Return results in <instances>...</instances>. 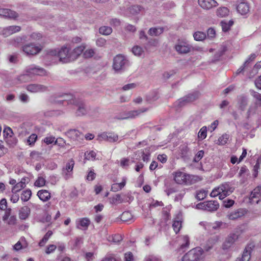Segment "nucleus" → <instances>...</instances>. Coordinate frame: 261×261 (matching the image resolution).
Returning <instances> with one entry per match:
<instances>
[{
  "mask_svg": "<svg viewBox=\"0 0 261 261\" xmlns=\"http://www.w3.org/2000/svg\"><path fill=\"white\" fill-rule=\"evenodd\" d=\"M134 162V161H130L129 159L127 158H122L120 160V165L124 169H127L130 164Z\"/></svg>",
  "mask_w": 261,
  "mask_h": 261,
  "instance_id": "nucleus-39",
  "label": "nucleus"
},
{
  "mask_svg": "<svg viewBox=\"0 0 261 261\" xmlns=\"http://www.w3.org/2000/svg\"><path fill=\"white\" fill-rule=\"evenodd\" d=\"M233 191V188L228 183L225 182L213 189L210 196L212 197L219 196V199H223L230 195Z\"/></svg>",
  "mask_w": 261,
  "mask_h": 261,
  "instance_id": "nucleus-1",
  "label": "nucleus"
},
{
  "mask_svg": "<svg viewBox=\"0 0 261 261\" xmlns=\"http://www.w3.org/2000/svg\"><path fill=\"white\" fill-rule=\"evenodd\" d=\"M148 111L147 108H142L137 110H132L124 112L120 115L115 116L117 120L132 119L139 116L142 113Z\"/></svg>",
  "mask_w": 261,
  "mask_h": 261,
  "instance_id": "nucleus-6",
  "label": "nucleus"
},
{
  "mask_svg": "<svg viewBox=\"0 0 261 261\" xmlns=\"http://www.w3.org/2000/svg\"><path fill=\"white\" fill-rule=\"evenodd\" d=\"M124 258L125 261H133L134 260V256L131 252H127L124 254Z\"/></svg>",
  "mask_w": 261,
  "mask_h": 261,
  "instance_id": "nucleus-61",
  "label": "nucleus"
},
{
  "mask_svg": "<svg viewBox=\"0 0 261 261\" xmlns=\"http://www.w3.org/2000/svg\"><path fill=\"white\" fill-rule=\"evenodd\" d=\"M67 135L73 140H76L81 137L82 134L77 130L71 129L67 132Z\"/></svg>",
  "mask_w": 261,
  "mask_h": 261,
  "instance_id": "nucleus-29",
  "label": "nucleus"
},
{
  "mask_svg": "<svg viewBox=\"0 0 261 261\" xmlns=\"http://www.w3.org/2000/svg\"><path fill=\"white\" fill-rule=\"evenodd\" d=\"M123 202V200L119 194H117L115 196H114L111 200V202L112 203L116 204V203H121Z\"/></svg>",
  "mask_w": 261,
  "mask_h": 261,
  "instance_id": "nucleus-53",
  "label": "nucleus"
},
{
  "mask_svg": "<svg viewBox=\"0 0 261 261\" xmlns=\"http://www.w3.org/2000/svg\"><path fill=\"white\" fill-rule=\"evenodd\" d=\"M249 174V170L246 166H242L238 174V176L240 178V182L242 184L246 182L248 179Z\"/></svg>",
  "mask_w": 261,
  "mask_h": 261,
  "instance_id": "nucleus-19",
  "label": "nucleus"
},
{
  "mask_svg": "<svg viewBox=\"0 0 261 261\" xmlns=\"http://www.w3.org/2000/svg\"><path fill=\"white\" fill-rule=\"evenodd\" d=\"M229 139V136L227 134H223L218 139L217 144L220 145H223L226 144Z\"/></svg>",
  "mask_w": 261,
  "mask_h": 261,
  "instance_id": "nucleus-44",
  "label": "nucleus"
},
{
  "mask_svg": "<svg viewBox=\"0 0 261 261\" xmlns=\"http://www.w3.org/2000/svg\"><path fill=\"white\" fill-rule=\"evenodd\" d=\"M53 232L51 231H48L43 237L42 240L39 242V245H41L42 244H45L47 242L49 237L52 235Z\"/></svg>",
  "mask_w": 261,
  "mask_h": 261,
  "instance_id": "nucleus-52",
  "label": "nucleus"
},
{
  "mask_svg": "<svg viewBox=\"0 0 261 261\" xmlns=\"http://www.w3.org/2000/svg\"><path fill=\"white\" fill-rule=\"evenodd\" d=\"M37 139V136L35 134H32L27 139L26 143L30 146L34 145Z\"/></svg>",
  "mask_w": 261,
  "mask_h": 261,
  "instance_id": "nucleus-43",
  "label": "nucleus"
},
{
  "mask_svg": "<svg viewBox=\"0 0 261 261\" xmlns=\"http://www.w3.org/2000/svg\"><path fill=\"white\" fill-rule=\"evenodd\" d=\"M172 227L176 233H178L181 227V221L180 220H174L173 221Z\"/></svg>",
  "mask_w": 261,
  "mask_h": 261,
  "instance_id": "nucleus-49",
  "label": "nucleus"
},
{
  "mask_svg": "<svg viewBox=\"0 0 261 261\" xmlns=\"http://www.w3.org/2000/svg\"><path fill=\"white\" fill-rule=\"evenodd\" d=\"M85 48L86 45L83 44L75 47L73 50H71L72 61L76 60L82 54Z\"/></svg>",
  "mask_w": 261,
  "mask_h": 261,
  "instance_id": "nucleus-23",
  "label": "nucleus"
},
{
  "mask_svg": "<svg viewBox=\"0 0 261 261\" xmlns=\"http://www.w3.org/2000/svg\"><path fill=\"white\" fill-rule=\"evenodd\" d=\"M96 155L95 152L93 150L87 151L85 153V158L87 160L94 161L95 160Z\"/></svg>",
  "mask_w": 261,
  "mask_h": 261,
  "instance_id": "nucleus-46",
  "label": "nucleus"
},
{
  "mask_svg": "<svg viewBox=\"0 0 261 261\" xmlns=\"http://www.w3.org/2000/svg\"><path fill=\"white\" fill-rule=\"evenodd\" d=\"M101 261H120L119 258L115 257L113 254L107 255Z\"/></svg>",
  "mask_w": 261,
  "mask_h": 261,
  "instance_id": "nucleus-54",
  "label": "nucleus"
},
{
  "mask_svg": "<svg viewBox=\"0 0 261 261\" xmlns=\"http://www.w3.org/2000/svg\"><path fill=\"white\" fill-rule=\"evenodd\" d=\"M7 207V202L5 198H3L0 201V209L5 210Z\"/></svg>",
  "mask_w": 261,
  "mask_h": 261,
  "instance_id": "nucleus-62",
  "label": "nucleus"
},
{
  "mask_svg": "<svg viewBox=\"0 0 261 261\" xmlns=\"http://www.w3.org/2000/svg\"><path fill=\"white\" fill-rule=\"evenodd\" d=\"M42 46H38L33 43H30L23 47V51L27 55H35L38 54L42 50Z\"/></svg>",
  "mask_w": 261,
  "mask_h": 261,
  "instance_id": "nucleus-10",
  "label": "nucleus"
},
{
  "mask_svg": "<svg viewBox=\"0 0 261 261\" xmlns=\"http://www.w3.org/2000/svg\"><path fill=\"white\" fill-rule=\"evenodd\" d=\"M233 24V21L232 20H229L228 21L223 20L220 22V24L223 32L228 31Z\"/></svg>",
  "mask_w": 261,
  "mask_h": 261,
  "instance_id": "nucleus-31",
  "label": "nucleus"
},
{
  "mask_svg": "<svg viewBox=\"0 0 261 261\" xmlns=\"http://www.w3.org/2000/svg\"><path fill=\"white\" fill-rule=\"evenodd\" d=\"M50 53L53 55L56 56L59 58V60L63 63H69L72 61L71 49L67 46H64L60 49H55L51 51Z\"/></svg>",
  "mask_w": 261,
  "mask_h": 261,
  "instance_id": "nucleus-4",
  "label": "nucleus"
},
{
  "mask_svg": "<svg viewBox=\"0 0 261 261\" xmlns=\"http://www.w3.org/2000/svg\"><path fill=\"white\" fill-rule=\"evenodd\" d=\"M204 155V151L203 150H200L196 154L195 158H194V161L195 162H198L199 161H200L202 158L203 156Z\"/></svg>",
  "mask_w": 261,
  "mask_h": 261,
  "instance_id": "nucleus-57",
  "label": "nucleus"
},
{
  "mask_svg": "<svg viewBox=\"0 0 261 261\" xmlns=\"http://www.w3.org/2000/svg\"><path fill=\"white\" fill-rule=\"evenodd\" d=\"M74 165V162L71 159L66 164L65 167L63 168L62 174L66 179H68L71 177Z\"/></svg>",
  "mask_w": 261,
  "mask_h": 261,
  "instance_id": "nucleus-15",
  "label": "nucleus"
},
{
  "mask_svg": "<svg viewBox=\"0 0 261 261\" xmlns=\"http://www.w3.org/2000/svg\"><path fill=\"white\" fill-rule=\"evenodd\" d=\"M207 194V191L201 189L196 191V198L199 200H202L206 197Z\"/></svg>",
  "mask_w": 261,
  "mask_h": 261,
  "instance_id": "nucleus-37",
  "label": "nucleus"
},
{
  "mask_svg": "<svg viewBox=\"0 0 261 261\" xmlns=\"http://www.w3.org/2000/svg\"><path fill=\"white\" fill-rule=\"evenodd\" d=\"M143 8L139 5H134L129 8V11L131 14L136 15L141 12Z\"/></svg>",
  "mask_w": 261,
  "mask_h": 261,
  "instance_id": "nucleus-40",
  "label": "nucleus"
},
{
  "mask_svg": "<svg viewBox=\"0 0 261 261\" xmlns=\"http://www.w3.org/2000/svg\"><path fill=\"white\" fill-rule=\"evenodd\" d=\"M174 180L178 184L191 185L194 182L197 177L187 174L180 171H176L173 173Z\"/></svg>",
  "mask_w": 261,
  "mask_h": 261,
  "instance_id": "nucleus-2",
  "label": "nucleus"
},
{
  "mask_svg": "<svg viewBox=\"0 0 261 261\" xmlns=\"http://www.w3.org/2000/svg\"><path fill=\"white\" fill-rule=\"evenodd\" d=\"M87 112V109L86 105L81 103L78 106V108L76 111V114L77 116H83L85 115Z\"/></svg>",
  "mask_w": 261,
  "mask_h": 261,
  "instance_id": "nucleus-32",
  "label": "nucleus"
},
{
  "mask_svg": "<svg viewBox=\"0 0 261 261\" xmlns=\"http://www.w3.org/2000/svg\"><path fill=\"white\" fill-rule=\"evenodd\" d=\"M19 99L23 103H27L29 101V97L28 95L22 93L19 95Z\"/></svg>",
  "mask_w": 261,
  "mask_h": 261,
  "instance_id": "nucleus-59",
  "label": "nucleus"
},
{
  "mask_svg": "<svg viewBox=\"0 0 261 261\" xmlns=\"http://www.w3.org/2000/svg\"><path fill=\"white\" fill-rule=\"evenodd\" d=\"M108 240L111 243L119 244L120 243L121 241L122 240V237L119 234H115L109 237Z\"/></svg>",
  "mask_w": 261,
  "mask_h": 261,
  "instance_id": "nucleus-34",
  "label": "nucleus"
},
{
  "mask_svg": "<svg viewBox=\"0 0 261 261\" xmlns=\"http://www.w3.org/2000/svg\"><path fill=\"white\" fill-rule=\"evenodd\" d=\"M25 187V179L23 178L19 182H17L11 189L12 192H18Z\"/></svg>",
  "mask_w": 261,
  "mask_h": 261,
  "instance_id": "nucleus-27",
  "label": "nucleus"
},
{
  "mask_svg": "<svg viewBox=\"0 0 261 261\" xmlns=\"http://www.w3.org/2000/svg\"><path fill=\"white\" fill-rule=\"evenodd\" d=\"M25 72L29 75H37L43 76L46 74V71L42 68L32 65L28 67L25 69Z\"/></svg>",
  "mask_w": 261,
  "mask_h": 261,
  "instance_id": "nucleus-12",
  "label": "nucleus"
},
{
  "mask_svg": "<svg viewBox=\"0 0 261 261\" xmlns=\"http://www.w3.org/2000/svg\"><path fill=\"white\" fill-rule=\"evenodd\" d=\"M97 140L99 141H107L110 142H114L118 140V136L112 132H104L97 137Z\"/></svg>",
  "mask_w": 261,
  "mask_h": 261,
  "instance_id": "nucleus-11",
  "label": "nucleus"
},
{
  "mask_svg": "<svg viewBox=\"0 0 261 261\" xmlns=\"http://www.w3.org/2000/svg\"><path fill=\"white\" fill-rule=\"evenodd\" d=\"M127 178L126 177L122 178V180L120 183H116L112 185L111 190L114 192H117L121 190L126 185Z\"/></svg>",
  "mask_w": 261,
  "mask_h": 261,
  "instance_id": "nucleus-25",
  "label": "nucleus"
},
{
  "mask_svg": "<svg viewBox=\"0 0 261 261\" xmlns=\"http://www.w3.org/2000/svg\"><path fill=\"white\" fill-rule=\"evenodd\" d=\"M247 211L244 208H239L230 212L227 215L228 219L235 220L240 218L246 214Z\"/></svg>",
  "mask_w": 261,
  "mask_h": 261,
  "instance_id": "nucleus-17",
  "label": "nucleus"
},
{
  "mask_svg": "<svg viewBox=\"0 0 261 261\" xmlns=\"http://www.w3.org/2000/svg\"><path fill=\"white\" fill-rule=\"evenodd\" d=\"M121 220L124 222H133L134 218L129 211H125L121 215Z\"/></svg>",
  "mask_w": 261,
  "mask_h": 261,
  "instance_id": "nucleus-28",
  "label": "nucleus"
},
{
  "mask_svg": "<svg viewBox=\"0 0 261 261\" xmlns=\"http://www.w3.org/2000/svg\"><path fill=\"white\" fill-rule=\"evenodd\" d=\"M164 32V28L162 27L159 28H151L148 31V34L150 36H157L161 34H162Z\"/></svg>",
  "mask_w": 261,
  "mask_h": 261,
  "instance_id": "nucleus-30",
  "label": "nucleus"
},
{
  "mask_svg": "<svg viewBox=\"0 0 261 261\" xmlns=\"http://www.w3.org/2000/svg\"><path fill=\"white\" fill-rule=\"evenodd\" d=\"M30 79V75H29L28 73H25V74L21 75L19 77V81H20L21 82H26L28 81Z\"/></svg>",
  "mask_w": 261,
  "mask_h": 261,
  "instance_id": "nucleus-56",
  "label": "nucleus"
},
{
  "mask_svg": "<svg viewBox=\"0 0 261 261\" xmlns=\"http://www.w3.org/2000/svg\"><path fill=\"white\" fill-rule=\"evenodd\" d=\"M198 209L203 210L209 212L217 211L219 207V204L217 201L211 200L201 202L196 205Z\"/></svg>",
  "mask_w": 261,
  "mask_h": 261,
  "instance_id": "nucleus-8",
  "label": "nucleus"
},
{
  "mask_svg": "<svg viewBox=\"0 0 261 261\" xmlns=\"http://www.w3.org/2000/svg\"><path fill=\"white\" fill-rule=\"evenodd\" d=\"M46 180L45 177L42 175V176H39L37 179L36 180L34 185L36 187H43L45 185Z\"/></svg>",
  "mask_w": 261,
  "mask_h": 261,
  "instance_id": "nucleus-45",
  "label": "nucleus"
},
{
  "mask_svg": "<svg viewBox=\"0 0 261 261\" xmlns=\"http://www.w3.org/2000/svg\"><path fill=\"white\" fill-rule=\"evenodd\" d=\"M55 144L63 147L65 144V141L62 138H58L55 140Z\"/></svg>",
  "mask_w": 261,
  "mask_h": 261,
  "instance_id": "nucleus-64",
  "label": "nucleus"
},
{
  "mask_svg": "<svg viewBox=\"0 0 261 261\" xmlns=\"http://www.w3.org/2000/svg\"><path fill=\"white\" fill-rule=\"evenodd\" d=\"M21 28L18 25H11L1 29L0 34L4 37H8L14 33L18 32L20 31Z\"/></svg>",
  "mask_w": 261,
  "mask_h": 261,
  "instance_id": "nucleus-16",
  "label": "nucleus"
},
{
  "mask_svg": "<svg viewBox=\"0 0 261 261\" xmlns=\"http://www.w3.org/2000/svg\"><path fill=\"white\" fill-rule=\"evenodd\" d=\"M30 213V208L27 206H24L21 207L19 211V218L22 220H25L29 217Z\"/></svg>",
  "mask_w": 261,
  "mask_h": 261,
  "instance_id": "nucleus-26",
  "label": "nucleus"
},
{
  "mask_svg": "<svg viewBox=\"0 0 261 261\" xmlns=\"http://www.w3.org/2000/svg\"><path fill=\"white\" fill-rule=\"evenodd\" d=\"M195 40L196 41H202L205 38V34L202 32H197L193 35Z\"/></svg>",
  "mask_w": 261,
  "mask_h": 261,
  "instance_id": "nucleus-50",
  "label": "nucleus"
},
{
  "mask_svg": "<svg viewBox=\"0 0 261 261\" xmlns=\"http://www.w3.org/2000/svg\"><path fill=\"white\" fill-rule=\"evenodd\" d=\"M179 54H186L191 51L192 46L186 40H178L174 47Z\"/></svg>",
  "mask_w": 261,
  "mask_h": 261,
  "instance_id": "nucleus-7",
  "label": "nucleus"
},
{
  "mask_svg": "<svg viewBox=\"0 0 261 261\" xmlns=\"http://www.w3.org/2000/svg\"><path fill=\"white\" fill-rule=\"evenodd\" d=\"M203 250L199 246H197L188 251L185 254L182 258V261H202L203 256Z\"/></svg>",
  "mask_w": 261,
  "mask_h": 261,
  "instance_id": "nucleus-3",
  "label": "nucleus"
},
{
  "mask_svg": "<svg viewBox=\"0 0 261 261\" xmlns=\"http://www.w3.org/2000/svg\"><path fill=\"white\" fill-rule=\"evenodd\" d=\"M8 219V224L13 225L16 224L17 219L15 216H11Z\"/></svg>",
  "mask_w": 261,
  "mask_h": 261,
  "instance_id": "nucleus-63",
  "label": "nucleus"
},
{
  "mask_svg": "<svg viewBox=\"0 0 261 261\" xmlns=\"http://www.w3.org/2000/svg\"><path fill=\"white\" fill-rule=\"evenodd\" d=\"M261 200V186H257L251 192L249 200L252 204H257Z\"/></svg>",
  "mask_w": 261,
  "mask_h": 261,
  "instance_id": "nucleus-13",
  "label": "nucleus"
},
{
  "mask_svg": "<svg viewBox=\"0 0 261 261\" xmlns=\"http://www.w3.org/2000/svg\"><path fill=\"white\" fill-rule=\"evenodd\" d=\"M237 9L238 12L241 15H245L249 12L250 7L247 2L243 0L239 3Z\"/></svg>",
  "mask_w": 261,
  "mask_h": 261,
  "instance_id": "nucleus-22",
  "label": "nucleus"
},
{
  "mask_svg": "<svg viewBox=\"0 0 261 261\" xmlns=\"http://www.w3.org/2000/svg\"><path fill=\"white\" fill-rule=\"evenodd\" d=\"M130 65L127 58L121 54L116 55L113 59V68L116 72L123 70Z\"/></svg>",
  "mask_w": 261,
  "mask_h": 261,
  "instance_id": "nucleus-5",
  "label": "nucleus"
},
{
  "mask_svg": "<svg viewBox=\"0 0 261 261\" xmlns=\"http://www.w3.org/2000/svg\"><path fill=\"white\" fill-rule=\"evenodd\" d=\"M132 52L135 56H141L144 51L141 47L137 45L133 47Z\"/></svg>",
  "mask_w": 261,
  "mask_h": 261,
  "instance_id": "nucleus-48",
  "label": "nucleus"
},
{
  "mask_svg": "<svg viewBox=\"0 0 261 261\" xmlns=\"http://www.w3.org/2000/svg\"><path fill=\"white\" fill-rule=\"evenodd\" d=\"M0 16L9 19H16L18 17L19 15L14 11L0 7Z\"/></svg>",
  "mask_w": 261,
  "mask_h": 261,
  "instance_id": "nucleus-14",
  "label": "nucleus"
},
{
  "mask_svg": "<svg viewBox=\"0 0 261 261\" xmlns=\"http://www.w3.org/2000/svg\"><path fill=\"white\" fill-rule=\"evenodd\" d=\"M96 43L98 46L102 47L105 45L106 43V40L103 38H100L97 39Z\"/></svg>",
  "mask_w": 261,
  "mask_h": 261,
  "instance_id": "nucleus-58",
  "label": "nucleus"
},
{
  "mask_svg": "<svg viewBox=\"0 0 261 261\" xmlns=\"http://www.w3.org/2000/svg\"><path fill=\"white\" fill-rule=\"evenodd\" d=\"M238 239V234L235 233L229 234L226 238L225 242L228 244H233Z\"/></svg>",
  "mask_w": 261,
  "mask_h": 261,
  "instance_id": "nucleus-35",
  "label": "nucleus"
},
{
  "mask_svg": "<svg viewBox=\"0 0 261 261\" xmlns=\"http://www.w3.org/2000/svg\"><path fill=\"white\" fill-rule=\"evenodd\" d=\"M99 32L103 35H109L112 33V29L110 27L102 26L99 28Z\"/></svg>",
  "mask_w": 261,
  "mask_h": 261,
  "instance_id": "nucleus-36",
  "label": "nucleus"
},
{
  "mask_svg": "<svg viewBox=\"0 0 261 261\" xmlns=\"http://www.w3.org/2000/svg\"><path fill=\"white\" fill-rule=\"evenodd\" d=\"M95 53V52L94 49L89 48L83 52V56L85 58H90L94 55Z\"/></svg>",
  "mask_w": 261,
  "mask_h": 261,
  "instance_id": "nucleus-47",
  "label": "nucleus"
},
{
  "mask_svg": "<svg viewBox=\"0 0 261 261\" xmlns=\"http://www.w3.org/2000/svg\"><path fill=\"white\" fill-rule=\"evenodd\" d=\"M44 142L47 145L50 144L54 142H55V138L53 136L45 137L44 139Z\"/></svg>",
  "mask_w": 261,
  "mask_h": 261,
  "instance_id": "nucleus-60",
  "label": "nucleus"
},
{
  "mask_svg": "<svg viewBox=\"0 0 261 261\" xmlns=\"http://www.w3.org/2000/svg\"><path fill=\"white\" fill-rule=\"evenodd\" d=\"M31 195H32V192L30 190L28 189V190H24L23 191V192L21 194V199L23 201H27L30 199V198L31 196Z\"/></svg>",
  "mask_w": 261,
  "mask_h": 261,
  "instance_id": "nucleus-42",
  "label": "nucleus"
},
{
  "mask_svg": "<svg viewBox=\"0 0 261 261\" xmlns=\"http://www.w3.org/2000/svg\"><path fill=\"white\" fill-rule=\"evenodd\" d=\"M37 195L39 199L43 202L47 201L51 197L50 193L46 190H39Z\"/></svg>",
  "mask_w": 261,
  "mask_h": 261,
  "instance_id": "nucleus-24",
  "label": "nucleus"
},
{
  "mask_svg": "<svg viewBox=\"0 0 261 261\" xmlns=\"http://www.w3.org/2000/svg\"><path fill=\"white\" fill-rule=\"evenodd\" d=\"M229 11L226 7H220L217 10V16L223 17L227 16L229 14Z\"/></svg>",
  "mask_w": 261,
  "mask_h": 261,
  "instance_id": "nucleus-33",
  "label": "nucleus"
},
{
  "mask_svg": "<svg viewBox=\"0 0 261 261\" xmlns=\"http://www.w3.org/2000/svg\"><path fill=\"white\" fill-rule=\"evenodd\" d=\"M27 90L32 93L44 92L47 90V87L40 84H30L27 86Z\"/></svg>",
  "mask_w": 261,
  "mask_h": 261,
  "instance_id": "nucleus-20",
  "label": "nucleus"
},
{
  "mask_svg": "<svg viewBox=\"0 0 261 261\" xmlns=\"http://www.w3.org/2000/svg\"><path fill=\"white\" fill-rule=\"evenodd\" d=\"M260 162H261V160L260 159H258L255 165L253 167V175L254 177H256L257 176L258 170L259 169Z\"/></svg>",
  "mask_w": 261,
  "mask_h": 261,
  "instance_id": "nucleus-51",
  "label": "nucleus"
},
{
  "mask_svg": "<svg viewBox=\"0 0 261 261\" xmlns=\"http://www.w3.org/2000/svg\"><path fill=\"white\" fill-rule=\"evenodd\" d=\"M17 193L18 192H12V195L11 196L10 200L13 203H16L19 199V196Z\"/></svg>",
  "mask_w": 261,
  "mask_h": 261,
  "instance_id": "nucleus-55",
  "label": "nucleus"
},
{
  "mask_svg": "<svg viewBox=\"0 0 261 261\" xmlns=\"http://www.w3.org/2000/svg\"><path fill=\"white\" fill-rule=\"evenodd\" d=\"M199 96V93L198 92H194L178 99L176 102L178 107H181L189 103L195 101L198 98Z\"/></svg>",
  "mask_w": 261,
  "mask_h": 261,
  "instance_id": "nucleus-9",
  "label": "nucleus"
},
{
  "mask_svg": "<svg viewBox=\"0 0 261 261\" xmlns=\"http://www.w3.org/2000/svg\"><path fill=\"white\" fill-rule=\"evenodd\" d=\"M239 107L242 110H244L247 105V98L244 96H241L239 98Z\"/></svg>",
  "mask_w": 261,
  "mask_h": 261,
  "instance_id": "nucleus-38",
  "label": "nucleus"
},
{
  "mask_svg": "<svg viewBox=\"0 0 261 261\" xmlns=\"http://www.w3.org/2000/svg\"><path fill=\"white\" fill-rule=\"evenodd\" d=\"M207 136V127L206 126H203L199 130L198 133V138L200 140H203Z\"/></svg>",
  "mask_w": 261,
  "mask_h": 261,
  "instance_id": "nucleus-41",
  "label": "nucleus"
},
{
  "mask_svg": "<svg viewBox=\"0 0 261 261\" xmlns=\"http://www.w3.org/2000/svg\"><path fill=\"white\" fill-rule=\"evenodd\" d=\"M198 4L202 8L205 10H210L218 5L215 0H198Z\"/></svg>",
  "mask_w": 261,
  "mask_h": 261,
  "instance_id": "nucleus-18",
  "label": "nucleus"
},
{
  "mask_svg": "<svg viewBox=\"0 0 261 261\" xmlns=\"http://www.w3.org/2000/svg\"><path fill=\"white\" fill-rule=\"evenodd\" d=\"M90 224V221L88 218H82L76 220V226L82 230L87 229Z\"/></svg>",
  "mask_w": 261,
  "mask_h": 261,
  "instance_id": "nucleus-21",
  "label": "nucleus"
}]
</instances>
